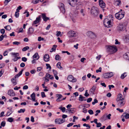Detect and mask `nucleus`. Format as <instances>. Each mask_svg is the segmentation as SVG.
<instances>
[{
  "label": "nucleus",
  "instance_id": "obj_57",
  "mask_svg": "<svg viewBox=\"0 0 129 129\" xmlns=\"http://www.w3.org/2000/svg\"><path fill=\"white\" fill-rule=\"evenodd\" d=\"M109 75V78H111L112 77L114 74L112 72H111L110 73H108Z\"/></svg>",
  "mask_w": 129,
  "mask_h": 129
},
{
  "label": "nucleus",
  "instance_id": "obj_19",
  "mask_svg": "<svg viewBox=\"0 0 129 129\" xmlns=\"http://www.w3.org/2000/svg\"><path fill=\"white\" fill-rule=\"evenodd\" d=\"M8 94L11 96H13L15 95L14 92L12 90H10L8 91Z\"/></svg>",
  "mask_w": 129,
  "mask_h": 129
},
{
  "label": "nucleus",
  "instance_id": "obj_36",
  "mask_svg": "<svg viewBox=\"0 0 129 129\" xmlns=\"http://www.w3.org/2000/svg\"><path fill=\"white\" fill-rule=\"evenodd\" d=\"M25 111V109H21L19 110H18V111L19 113H23Z\"/></svg>",
  "mask_w": 129,
  "mask_h": 129
},
{
  "label": "nucleus",
  "instance_id": "obj_64",
  "mask_svg": "<svg viewBox=\"0 0 129 129\" xmlns=\"http://www.w3.org/2000/svg\"><path fill=\"white\" fill-rule=\"evenodd\" d=\"M92 98H89L87 100V102L89 103L92 100Z\"/></svg>",
  "mask_w": 129,
  "mask_h": 129
},
{
  "label": "nucleus",
  "instance_id": "obj_6",
  "mask_svg": "<svg viewBox=\"0 0 129 129\" xmlns=\"http://www.w3.org/2000/svg\"><path fill=\"white\" fill-rule=\"evenodd\" d=\"M23 70V69L21 70L18 74L15 75L14 78H12L11 79V80L12 82L14 85H16L17 84L16 82L17 78H18V77L22 74Z\"/></svg>",
  "mask_w": 129,
  "mask_h": 129
},
{
  "label": "nucleus",
  "instance_id": "obj_35",
  "mask_svg": "<svg viewBox=\"0 0 129 129\" xmlns=\"http://www.w3.org/2000/svg\"><path fill=\"white\" fill-rule=\"evenodd\" d=\"M61 63L60 62H59L57 63L56 64V66L57 68L59 69H60L61 68H62V67L61 66Z\"/></svg>",
  "mask_w": 129,
  "mask_h": 129
},
{
  "label": "nucleus",
  "instance_id": "obj_18",
  "mask_svg": "<svg viewBox=\"0 0 129 129\" xmlns=\"http://www.w3.org/2000/svg\"><path fill=\"white\" fill-rule=\"evenodd\" d=\"M114 4L116 6H119L121 3L120 0H114Z\"/></svg>",
  "mask_w": 129,
  "mask_h": 129
},
{
  "label": "nucleus",
  "instance_id": "obj_45",
  "mask_svg": "<svg viewBox=\"0 0 129 129\" xmlns=\"http://www.w3.org/2000/svg\"><path fill=\"white\" fill-rule=\"evenodd\" d=\"M13 45H18L20 44V43L17 41H15L13 42Z\"/></svg>",
  "mask_w": 129,
  "mask_h": 129
},
{
  "label": "nucleus",
  "instance_id": "obj_31",
  "mask_svg": "<svg viewBox=\"0 0 129 129\" xmlns=\"http://www.w3.org/2000/svg\"><path fill=\"white\" fill-rule=\"evenodd\" d=\"M125 41L127 43L129 42V35H127L125 37Z\"/></svg>",
  "mask_w": 129,
  "mask_h": 129
},
{
  "label": "nucleus",
  "instance_id": "obj_16",
  "mask_svg": "<svg viewBox=\"0 0 129 129\" xmlns=\"http://www.w3.org/2000/svg\"><path fill=\"white\" fill-rule=\"evenodd\" d=\"M43 58L44 60L46 62L48 61L49 60V56L48 54H46L44 55Z\"/></svg>",
  "mask_w": 129,
  "mask_h": 129
},
{
  "label": "nucleus",
  "instance_id": "obj_47",
  "mask_svg": "<svg viewBox=\"0 0 129 129\" xmlns=\"http://www.w3.org/2000/svg\"><path fill=\"white\" fill-rule=\"evenodd\" d=\"M6 122L5 121H3L1 123V125L3 127H4L5 125Z\"/></svg>",
  "mask_w": 129,
  "mask_h": 129
},
{
  "label": "nucleus",
  "instance_id": "obj_38",
  "mask_svg": "<svg viewBox=\"0 0 129 129\" xmlns=\"http://www.w3.org/2000/svg\"><path fill=\"white\" fill-rule=\"evenodd\" d=\"M29 47L28 46H26L24 47L22 49V50L23 51H26L27 50L29 49Z\"/></svg>",
  "mask_w": 129,
  "mask_h": 129
},
{
  "label": "nucleus",
  "instance_id": "obj_54",
  "mask_svg": "<svg viewBox=\"0 0 129 129\" xmlns=\"http://www.w3.org/2000/svg\"><path fill=\"white\" fill-rule=\"evenodd\" d=\"M96 124V127H100L102 126V124L100 122L98 123H97Z\"/></svg>",
  "mask_w": 129,
  "mask_h": 129
},
{
  "label": "nucleus",
  "instance_id": "obj_4",
  "mask_svg": "<svg viewBox=\"0 0 129 129\" xmlns=\"http://www.w3.org/2000/svg\"><path fill=\"white\" fill-rule=\"evenodd\" d=\"M127 24L126 23H124L119 24L117 27V30L119 32L123 31L126 28Z\"/></svg>",
  "mask_w": 129,
  "mask_h": 129
},
{
  "label": "nucleus",
  "instance_id": "obj_51",
  "mask_svg": "<svg viewBox=\"0 0 129 129\" xmlns=\"http://www.w3.org/2000/svg\"><path fill=\"white\" fill-rule=\"evenodd\" d=\"M87 91L88 90H86L85 93L84 94V96L86 97H87L89 95V94L88 93Z\"/></svg>",
  "mask_w": 129,
  "mask_h": 129
},
{
  "label": "nucleus",
  "instance_id": "obj_52",
  "mask_svg": "<svg viewBox=\"0 0 129 129\" xmlns=\"http://www.w3.org/2000/svg\"><path fill=\"white\" fill-rule=\"evenodd\" d=\"M89 113L91 115L93 114V111L91 110H89L88 111Z\"/></svg>",
  "mask_w": 129,
  "mask_h": 129
},
{
  "label": "nucleus",
  "instance_id": "obj_46",
  "mask_svg": "<svg viewBox=\"0 0 129 129\" xmlns=\"http://www.w3.org/2000/svg\"><path fill=\"white\" fill-rule=\"evenodd\" d=\"M11 0H5L4 1V4L5 5H7L8 3L11 1Z\"/></svg>",
  "mask_w": 129,
  "mask_h": 129
},
{
  "label": "nucleus",
  "instance_id": "obj_42",
  "mask_svg": "<svg viewBox=\"0 0 129 129\" xmlns=\"http://www.w3.org/2000/svg\"><path fill=\"white\" fill-rule=\"evenodd\" d=\"M46 66L47 67V69H48L49 68L50 70L51 69V67L50 66V65L49 64L47 63L46 64Z\"/></svg>",
  "mask_w": 129,
  "mask_h": 129
},
{
  "label": "nucleus",
  "instance_id": "obj_14",
  "mask_svg": "<svg viewBox=\"0 0 129 129\" xmlns=\"http://www.w3.org/2000/svg\"><path fill=\"white\" fill-rule=\"evenodd\" d=\"M99 4L102 8H104L105 7V4L103 2L102 0H99Z\"/></svg>",
  "mask_w": 129,
  "mask_h": 129
},
{
  "label": "nucleus",
  "instance_id": "obj_13",
  "mask_svg": "<svg viewBox=\"0 0 129 129\" xmlns=\"http://www.w3.org/2000/svg\"><path fill=\"white\" fill-rule=\"evenodd\" d=\"M88 34L89 36L91 38H94L96 36L95 34L91 31H88Z\"/></svg>",
  "mask_w": 129,
  "mask_h": 129
},
{
  "label": "nucleus",
  "instance_id": "obj_62",
  "mask_svg": "<svg viewBox=\"0 0 129 129\" xmlns=\"http://www.w3.org/2000/svg\"><path fill=\"white\" fill-rule=\"evenodd\" d=\"M41 94L42 98H43L45 97H46V95L44 92H41Z\"/></svg>",
  "mask_w": 129,
  "mask_h": 129
},
{
  "label": "nucleus",
  "instance_id": "obj_2",
  "mask_svg": "<svg viewBox=\"0 0 129 129\" xmlns=\"http://www.w3.org/2000/svg\"><path fill=\"white\" fill-rule=\"evenodd\" d=\"M107 52L110 54H112L116 52L117 49L116 46L115 45H107L106 46Z\"/></svg>",
  "mask_w": 129,
  "mask_h": 129
},
{
  "label": "nucleus",
  "instance_id": "obj_3",
  "mask_svg": "<svg viewBox=\"0 0 129 129\" xmlns=\"http://www.w3.org/2000/svg\"><path fill=\"white\" fill-rule=\"evenodd\" d=\"M99 11L98 8L95 7H92L91 10V14L94 17H97L99 14Z\"/></svg>",
  "mask_w": 129,
  "mask_h": 129
},
{
  "label": "nucleus",
  "instance_id": "obj_5",
  "mask_svg": "<svg viewBox=\"0 0 129 129\" xmlns=\"http://www.w3.org/2000/svg\"><path fill=\"white\" fill-rule=\"evenodd\" d=\"M68 37L71 38L73 37H76L78 36V33L75 31L70 30L67 33Z\"/></svg>",
  "mask_w": 129,
  "mask_h": 129
},
{
  "label": "nucleus",
  "instance_id": "obj_8",
  "mask_svg": "<svg viewBox=\"0 0 129 129\" xmlns=\"http://www.w3.org/2000/svg\"><path fill=\"white\" fill-rule=\"evenodd\" d=\"M118 100V101H116L117 102V105L119 107H121L124 105L125 102V101L124 99Z\"/></svg>",
  "mask_w": 129,
  "mask_h": 129
},
{
  "label": "nucleus",
  "instance_id": "obj_55",
  "mask_svg": "<svg viewBox=\"0 0 129 129\" xmlns=\"http://www.w3.org/2000/svg\"><path fill=\"white\" fill-rule=\"evenodd\" d=\"M125 116V118L126 119H128L129 118V114L128 113H126Z\"/></svg>",
  "mask_w": 129,
  "mask_h": 129
},
{
  "label": "nucleus",
  "instance_id": "obj_21",
  "mask_svg": "<svg viewBox=\"0 0 129 129\" xmlns=\"http://www.w3.org/2000/svg\"><path fill=\"white\" fill-rule=\"evenodd\" d=\"M123 57L126 59L129 60V52L125 53L123 55Z\"/></svg>",
  "mask_w": 129,
  "mask_h": 129
},
{
  "label": "nucleus",
  "instance_id": "obj_59",
  "mask_svg": "<svg viewBox=\"0 0 129 129\" xmlns=\"http://www.w3.org/2000/svg\"><path fill=\"white\" fill-rule=\"evenodd\" d=\"M101 57V55H99L98 56H96V59H98V60H99L100 59Z\"/></svg>",
  "mask_w": 129,
  "mask_h": 129
},
{
  "label": "nucleus",
  "instance_id": "obj_50",
  "mask_svg": "<svg viewBox=\"0 0 129 129\" xmlns=\"http://www.w3.org/2000/svg\"><path fill=\"white\" fill-rule=\"evenodd\" d=\"M5 30L4 29H1L0 30L1 33V34H3H3H4L5 33Z\"/></svg>",
  "mask_w": 129,
  "mask_h": 129
},
{
  "label": "nucleus",
  "instance_id": "obj_30",
  "mask_svg": "<svg viewBox=\"0 0 129 129\" xmlns=\"http://www.w3.org/2000/svg\"><path fill=\"white\" fill-rule=\"evenodd\" d=\"M122 95L121 94H119L118 96V97L116 101H118V100H120L121 99H124L123 98H122Z\"/></svg>",
  "mask_w": 129,
  "mask_h": 129
},
{
  "label": "nucleus",
  "instance_id": "obj_23",
  "mask_svg": "<svg viewBox=\"0 0 129 129\" xmlns=\"http://www.w3.org/2000/svg\"><path fill=\"white\" fill-rule=\"evenodd\" d=\"M107 119L106 118V114L104 115L101 118L100 120L102 121H104Z\"/></svg>",
  "mask_w": 129,
  "mask_h": 129
},
{
  "label": "nucleus",
  "instance_id": "obj_12",
  "mask_svg": "<svg viewBox=\"0 0 129 129\" xmlns=\"http://www.w3.org/2000/svg\"><path fill=\"white\" fill-rule=\"evenodd\" d=\"M69 4L72 6H74L77 4L78 0H67Z\"/></svg>",
  "mask_w": 129,
  "mask_h": 129
},
{
  "label": "nucleus",
  "instance_id": "obj_1",
  "mask_svg": "<svg viewBox=\"0 0 129 129\" xmlns=\"http://www.w3.org/2000/svg\"><path fill=\"white\" fill-rule=\"evenodd\" d=\"M109 18H106L104 19V25L108 28L111 27L113 24V16L112 15H109Z\"/></svg>",
  "mask_w": 129,
  "mask_h": 129
},
{
  "label": "nucleus",
  "instance_id": "obj_33",
  "mask_svg": "<svg viewBox=\"0 0 129 129\" xmlns=\"http://www.w3.org/2000/svg\"><path fill=\"white\" fill-rule=\"evenodd\" d=\"M127 75L126 73H124L122 74L120 78L122 79H123Z\"/></svg>",
  "mask_w": 129,
  "mask_h": 129
},
{
  "label": "nucleus",
  "instance_id": "obj_49",
  "mask_svg": "<svg viewBox=\"0 0 129 129\" xmlns=\"http://www.w3.org/2000/svg\"><path fill=\"white\" fill-rule=\"evenodd\" d=\"M39 0H33L32 2L34 4H37L39 2Z\"/></svg>",
  "mask_w": 129,
  "mask_h": 129
},
{
  "label": "nucleus",
  "instance_id": "obj_9",
  "mask_svg": "<svg viewBox=\"0 0 129 129\" xmlns=\"http://www.w3.org/2000/svg\"><path fill=\"white\" fill-rule=\"evenodd\" d=\"M65 121L64 119L57 118L55 120V123L60 124Z\"/></svg>",
  "mask_w": 129,
  "mask_h": 129
},
{
  "label": "nucleus",
  "instance_id": "obj_53",
  "mask_svg": "<svg viewBox=\"0 0 129 129\" xmlns=\"http://www.w3.org/2000/svg\"><path fill=\"white\" fill-rule=\"evenodd\" d=\"M22 60L24 62L26 61L27 58L25 57H23L22 58Z\"/></svg>",
  "mask_w": 129,
  "mask_h": 129
},
{
  "label": "nucleus",
  "instance_id": "obj_26",
  "mask_svg": "<svg viewBox=\"0 0 129 129\" xmlns=\"http://www.w3.org/2000/svg\"><path fill=\"white\" fill-rule=\"evenodd\" d=\"M57 47V46L56 45H54L53 46V47L50 50V52H52L53 51H55L56 50V48Z\"/></svg>",
  "mask_w": 129,
  "mask_h": 129
},
{
  "label": "nucleus",
  "instance_id": "obj_32",
  "mask_svg": "<svg viewBox=\"0 0 129 129\" xmlns=\"http://www.w3.org/2000/svg\"><path fill=\"white\" fill-rule=\"evenodd\" d=\"M58 109L61 110L63 112H64L66 110V108L64 107H62V106H61L58 108Z\"/></svg>",
  "mask_w": 129,
  "mask_h": 129
},
{
  "label": "nucleus",
  "instance_id": "obj_10",
  "mask_svg": "<svg viewBox=\"0 0 129 129\" xmlns=\"http://www.w3.org/2000/svg\"><path fill=\"white\" fill-rule=\"evenodd\" d=\"M64 5L62 3H60L59 4L58 7L61 11L63 13H65L66 10L64 7Z\"/></svg>",
  "mask_w": 129,
  "mask_h": 129
},
{
  "label": "nucleus",
  "instance_id": "obj_56",
  "mask_svg": "<svg viewBox=\"0 0 129 129\" xmlns=\"http://www.w3.org/2000/svg\"><path fill=\"white\" fill-rule=\"evenodd\" d=\"M75 39L74 38L72 39L70 38L69 40V41L71 42H75Z\"/></svg>",
  "mask_w": 129,
  "mask_h": 129
},
{
  "label": "nucleus",
  "instance_id": "obj_29",
  "mask_svg": "<svg viewBox=\"0 0 129 129\" xmlns=\"http://www.w3.org/2000/svg\"><path fill=\"white\" fill-rule=\"evenodd\" d=\"M73 77H74L72 75H70L68 76L67 79L69 81H71Z\"/></svg>",
  "mask_w": 129,
  "mask_h": 129
},
{
  "label": "nucleus",
  "instance_id": "obj_44",
  "mask_svg": "<svg viewBox=\"0 0 129 129\" xmlns=\"http://www.w3.org/2000/svg\"><path fill=\"white\" fill-rule=\"evenodd\" d=\"M44 40V38H42L41 37H38V41H40L41 40L43 41Z\"/></svg>",
  "mask_w": 129,
  "mask_h": 129
},
{
  "label": "nucleus",
  "instance_id": "obj_15",
  "mask_svg": "<svg viewBox=\"0 0 129 129\" xmlns=\"http://www.w3.org/2000/svg\"><path fill=\"white\" fill-rule=\"evenodd\" d=\"M42 15V19L44 21H46L48 20H49V18L48 17H47L46 15V14L45 13H41Z\"/></svg>",
  "mask_w": 129,
  "mask_h": 129
},
{
  "label": "nucleus",
  "instance_id": "obj_58",
  "mask_svg": "<svg viewBox=\"0 0 129 129\" xmlns=\"http://www.w3.org/2000/svg\"><path fill=\"white\" fill-rule=\"evenodd\" d=\"M5 66V64L4 63H1L0 64V69L3 68Z\"/></svg>",
  "mask_w": 129,
  "mask_h": 129
},
{
  "label": "nucleus",
  "instance_id": "obj_7",
  "mask_svg": "<svg viewBox=\"0 0 129 129\" xmlns=\"http://www.w3.org/2000/svg\"><path fill=\"white\" fill-rule=\"evenodd\" d=\"M124 12L121 11H119L116 13L115 15L116 18L118 20H120L122 19L124 16Z\"/></svg>",
  "mask_w": 129,
  "mask_h": 129
},
{
  "label": "nucleus",
  "instance_id": "obj_60",
  "mask_svg": "<svg viewBox=\"0 0 129 129\" xmlns=\"http://www.w3.org/2000/svg\"><path fill=\"white\" fill-rule=\"evenodd\" d=\"M102 68L101 67H100L98 70H97L96 71V72L98 73L99 72H101Z\"/></svg>",
  "mask_w": 129,
  "mask_h": 129
},
{
  "label": "nucleus",
  "instance_id": "obj_48",
  "mask_svg": "<svg viewBox=\"0 0 129 129\" xmlns=\"http://www.w3.org/2000/svg\"><path fill=\"white\" fill-rule=\"evenodd\" d=\"M98 100L96 99H95L94 100V102H92V104L93 105H94L95 104V103H98Z\"/></svg>",
  "mask_w": 129,
  "mask_h": 129
},
{
  "label": "nucleus",
  "instance_id": "obj_20",
  "mask_svg": "<svg viewBox=\"0 0 129 129\" xmlns=\"http://www.w3.org/2000/svg\"><path fill=\"white\" fill-rule=\"evenodd\" d=\"M56 96L58 98L56 100L57 102H60L61 101V98L62 97V95L59 94H57L56 95Z\"/></svg>",
  "mask_w": 129,
  "mask_h": 129
},
{
  "label": "nucleus",
  "instance_id": "obj_11",
  "mask_svg": "<svg viewBox=\"0 0 129 129\" xmlns=\"http://www.w3.org/2000/svg\"><path fill=\"white\" fill-rule=\"evenodd\" d=\"M41 15L39 16L38 17H37L35 20L33 21L32 24L33 25H34L35 24L38 23L41 20Z\"/></svg>",
  "mask_w": 129,
  "mask_h": 129
},
{
  "label": "nucleus",
  "instance_id": "obj_34",
  "mask_svg": "<svg viewBox=\"0 0 129 129\" xmlns=\"http://www.w3.org/2000/svg\"><path fill=\"white\" fill-rule=\"evenodd\" d=\"M55 59L56 60H58L61 59V57L58 55H56L55 57Z\"/></svg>",
  "mask_w": 129,
  "mask_h": 129
},
{
  "label": "nucleus",
  "instance_id": "obj_28",
  "mask_svg": "<svg viewBox=\"0 0 129 129\" xmlns=\"http://www.w3.org/2000/svg\"><path fill=\"white\" fill-rule=\"evenodd\" d=\"M103 77L105 78H109V77L108 73H106L103 74Z\"/></svg>",
  "mask_w": 129,
  "mask_h": 129
},
{
  "label": "nucleus",
  "instance_id": "obj_27",
  "mask_svg": "<svg viewBox=\"0 0 129 129\" xmlns=\"http://www.w3.org/2000/svg\"><path fill=\"white\" fill-rule=\"evenodd\" d=\"M33 57L34 58H35L36 59H39V56L38 54L37 53H36L33 55Z\"/></svg>",
  "mask_w": 129,
  "mask_h": 129
},
{
  "label": "nucleus",
  "instance_id": "obj_63",
  "mask_svg": "<svg viewBox=\"0 0 129 129\" xmlns=\"http://www.w3.org/2000/svg\"><path fill=\"white\" fill-rule=\"evenodd\" d=\"M4 37V36L3 35H2L0 36V41H2Z\"/></svg>",
  "mask_w": 129,
  "mask_h": 129
},
{
  "label": "nucleus",
  "instance_id": "obj_24",
  "mask_svg": "<svg viewBox=\"0 0 129 129\" xmlns=\"http://www.w3.org/2000/svg\"><path fill=\"white\" fill-rule=\"evenodd\" d=\"M34 31V29L32 28H29L28 31V34H32Z\"/></svg>",
  "mask_w": 129,
  "mask_h": 129
},
{
  "label": "nucleus",
  "instance_id": "obj_43",
  "mask_svg": "<svg viewBox=\"0 0 129 129\" xmlns=\"http://www.w3.org/2000/svg\"><path fill=\"white\" fill-rule=\"evenodd\" d=\"M111 115L110 114H109L108 115H107V114H106V118L107 119H111L110 117L111 116Z\"/></svg>",
  "mask_w": 129,
  "mask_h": 129
},
{
  "label": "nucleus",
  "instance_id": "obj_37",
  "mask_svg": "<svg viewBox=\"0 0 129 129\" xmlns=\"http://www.w3.org/2000/svg\"><path fill=\"white\" fill-rule=\"evenodd\" d=\"M11 54L15 56V57L18 56L19 55V54L18 53L12 52L11 53Z\"/></svg>",
  "mask_w": 129,
  "mask_h": 129
},
{
  "label": "nucleus",
  "instance_id": "obj_17",
  "mask_svg": "<svg viewBox=\"0 0 129 129\" xmlns=\"http://www.w3.org/2000/svg\"><path fill=\"white\" fill-rule=\"evenodd\" d=\"M96 88V86L94 85H93L92 88L90 89V92L93 94H94V92Z\"/></svg>",
  "mask_w": 129,
  "mask_h": 129
},
{
  "label": "nucleus",
  "instance_id": "obj_61",
  "mask_svg": "<svg viewBox=\"0 0 129 129\" xmlns=\"http://www.w3.org/2000/svg\"><path fill=\"white\" fill-rule=\"evenodd\" d=\"M23 29L22 28H20L18 31V33H22L23 32Z\"/></svg>",
  "mask_w": 129,
  "mask_h": 129
},
{
  "label": "nucleus",
  "instance_id": "obj_40",
  "mask_svg": "<svg viewBox=\"0 0 129 129\" xmlns=\"http://www.w3.org/2000/svg\"><path fill=\"white\" fill-rule=\"evenodd\" d=\"M66 110H68V111H69V113H73V111H74V110L72 108H71L69 110L67 109H66Z\"/></svg>",
  "mask_w": 129,
  "mask_h": 129
},
{
  "label": "nucleus",
  "instance_id": "obj_41",
  "mask_svg": "<svg viewBox=\"0 0 129 129\" xmlns=\"http://www.w3.org/2000/svg\"><path fill=\"white\" fill-rule=\"evenodd\" d=\"M13 121V119L12 117L8 118V121L10 122H12Z\"/></svg>",
  "mask_w": 129,
  "mask_h": 129
},
{
  "label": "nucleus",
  "instance_id": "obj_39",
  "mask_svg": "<svg viewBox=\"0 0 129 129\" xmlns=\"http://www.w3.org/2000/svg\"><path fill=\"white\" fill-rule=\"evenodd\" d=\"M79 100L80 101H82L84 100V101H86V100H84L82 98V95H79Z\"/></svg>",
  "mask_w": 129,
  "mask_h": 129
},
{
  "label": "nucleus",
  "instance_id": "obj_22",
  "mask_svg": "<svg viewBox=\"0 0 129 129\" xmlns=\"http://www.w3.org/2000/svg\"><path fill=\"white\" fill-rule=\"evenodd\" d=\"M35 94L34 93H33L31 95L30 97L31 98V99L33 101L35 102L37 101L35 100Z\"/></svg>",
  "mask_w": 129,
  "mask_h": 129
},
{
  "label": "nucleus",
  "instance_id": "obj_25",
  "mask_svg": "<svg viewBox=\"0 0 129 129\" xmlns=\"http://www.w3.org/2000/svg\"><path fill=\"white\" fill-rule=\"evenodd\" d=\"M46 76L47 78H49L51 79H53L54 78L53 76L48 73H47L46 75Z\"/></svg>",
  "mask_w": 129,
  "mask_h": 129
}]
</instances>
